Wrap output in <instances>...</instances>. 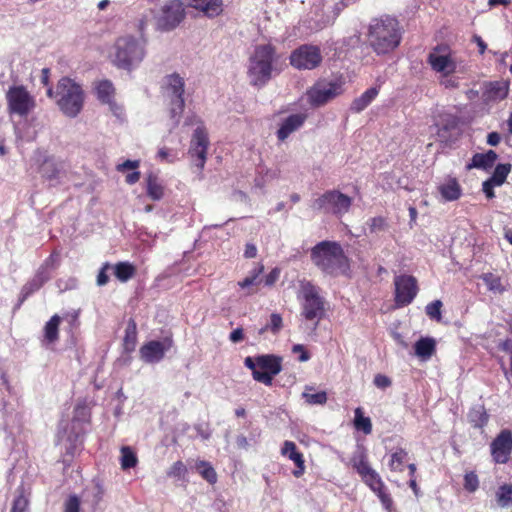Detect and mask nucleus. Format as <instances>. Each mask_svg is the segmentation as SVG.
I'll return each instance as SVG.
<instances>
[{"label":"nucleus","instance_id":"f257e3e1","mask_svg":"<svg viewBox=\"0 0 512 512\" xmlns=\"http://www.w3.org/2000/svg\"><path fill=\"white\" fill-rule=\"evenodd\" d=\"M312 263L325 275L337 277L350 269V260L337 241L324 240L310 250Z\"/></svg>","mask_w":512,"mask_h":512},{"label":"nucleus","instance_id":"f03ea898","mask_svg":"<svg viewBox=\"0 0 512 512\" xmlns=\"http://www.w3.org/2000/svg\"><path fill=\"white\" fill-rule=\"evenodd\" d=\"M402 32L397 19L382 17L374 19L368 31V41L378 55L388 54L394 51L401 43Z\"/></svg>","mask_w":512,"mask_h":512},{"label":"nucleus","instance_id":"7ed1b4c3","mask_svg":"<svg viewBox=\"0 0 512 512\" xmlns=\"http://www.w3.org/2000/svg\"><path fill=\"white\" fill-rule=\"evenodd\" d=\"M277 60L276 47L270 43L257 45L249 58L247 75L254 87H264L272 78L273 64Z\"/></svg>","mask_w":512,"mask_h":512},{"label":"nucleus","instance_id":"20e7f679","mask_svg":"<svg viewBox=\"0 0 512 512\" xmlns=\"http://www.w3.org/2000/svg\"><path fill=\"white\" fill-rule=\"evenodd\" d=\"M59 109L68 117H76L84 105L82 87L69 77H62L56 87Z\"/></svg>","mask_w":512,"mask_h":512},{"label":"nucleus","instance_id":"39448f33","mask_svg":"<svg viewBox=\"0 0 512 512\" xmlns=\"http://www.w3.org/2000/svg\"><path fill=\"white\" fill-rule=\"evenodd\" d=\"M321 289L310 281H301L298 299L301 301V315L307 321L317 325L324 318L326 301L320 294Z\"/></svg>","mask_w":512,"mask_h":512},{"label":"nucleus","instance_id":"423d86ee","mask_svg":"<svg viewBox=\"0 0 512 512\" xmlns=\"http://www.w3.org/2000/svg\"><path fill=\"white\" fill-rule=\"evenodd\" d=\"M114 48L113 63L120 69L132 70L145 57L144 43L132 36L118 38Z\"/></svg>","mask_w":512,"mask_h":512},{"label":"nucleus","instance_id":"0eeeda50","mask_svg":"<svg viewBox=\"0 0 512 512\" xmlns=\"http://www.w3.org/2000/svg\"><path fill=\"white\" fill-rule=\"evenodd\" d=\"M282 357L275 354H263L244 359V365L252 371L253 379L271 386L273 378L282 371Z\"/></svg>","mask_w":512,"mask_h":512},{"label":"nucleus","instance_id":"6e6552de","mask_svg":"<svg viewBox=\"0 0 512 512\" xmlns=\"http://www.w3.org/2000/svg\"><path fill=\"white\" fill-rule=\"evenodd\" d=\"M353 203V199L340 192L339 190H327L315 198L311 203V208L319 213L332 214L340 218L348 213Z\"/></svg>","mask_w":512,"mask_h":512},{"label":"nucleus","instance_id":"1a4fd4ad","mask_svg":"<svg viewBox=\"0 0 512 512\" xmlns=\"http://www.w3.org/2000/svg\"><path fill=\"white\" fill-rule=\"evenodd\" d=\"M322 61L320 47L313 44H302L289 56L290 65L297 70H314L321 65Z\"/></svg>","mask_w":512,"mask_h":512},{"label":"nucleus","instance_id":"9d476101","mask_svg":"<svg viewBox=\"0 0 512 512\" xmlns=\"http://www.w3.org/2000/svg\"><path fill=\"white\" fill-rule=\"evenodd\" d=\"M185 3L182 0H166L157 16V26L161 31H171L186 17Z\"/></svg>","mask_w":512,"mask_h":512},{"label":"nucleus","instance_id":"9b49d317","mask_svg":"<svg viewBox=\"0 0 512 512\" xmlns=\"http://www.w3.org/2000/svg\"><path fill=\"white\" fill-rule=\"evenodd\" d=\"M342 93V85L337 81H317L307 90V99L311 106L320 107Z\"/></svg>","mask_w":512,"mask_h":512},{"label":"nucleus","instance_id":"f8f14e48","mask_svg":"<svg viewBox=\"0 0 512 512\" xmlns=\"http://www.w3.org/2000/svg\"><path fill=\"white\" fill-rule=\"evenodd\" d=\"M10 114L27 116L35 107V100L24 86H12L6 94Z\"/></svg>","mask_w":512,"mask_h":512},{"label":"nucleus","instance_id":"ddd939ff","mask_svg":"<svg viewBox=\"0 0 512 512\" xmlns=\"http://www.w3.org/2000/svg\"><path fill=\"white\" fill-rule=\"evenodd\" d=\"M394 301L398 308L408 306L418 294L417 279L412 275H398L394 278Z\"/></svg>","mask_w":512,"mask_h":512},{"label":"nucleus","instance_id":"4468645a","mask_svg":"<svg viewBox=\"0 0 512 512\" xmlns=\"http://www.w3.org/2000/svg\"><path fill=\"white\" fill-rule=\"evenodd\" d=\"M427 63L431 69L442 76H448L455 72L456 63L450 55V49L446 45H437L427 57Z\"/></svg>","mask_w":512,"mask_h":512},{"label":"nucleus","instance_id":"2eb2a0df","mask_svg":"<svg viewBox=\"0 0 512 512\" xmlns=\"http://www.w3.org/2000/svg\"><path fill=\"white\" fill-rule=\"evenodd\" d=\"M208 132L205 127L198 126L192 135L190 147L188 150L192 159L196 160V166L203 169L207 160V151L209 147Z\"/></svg>","mask_w":512,"mask_h":512},{"label":"nucleus","instance_id":"dca6fc26","mask_svg":"<svg viewBox=\"0 0 512 512\" xmlns=\"http://www.w3.org/2000/svg\"><path fill=\"white\" fill-rule=\"evenodd\" d=\"M184 79L178 74H171L166 77V88L174 96L171 101V118H179L184 111Z\"/></svg>","mask_w":512,"mask_h":512},{"label":"nucleus","instance_id":"f3484780","mask_svg":"<svg viewBox=\"0 0 512 512\" xmlns=\"http://www.w3.org/2000/svg\"><path fill=\"white\" fill-rule=\"evenodd\" d=\"M173 340L170 337L163 341L152 340L140 348L141 359L147 363H156L162 360L165 352L171 348Z\"/></svg>","mask_w":512,"mask_h":512},{"label":"nucleus","instance_id":"a211bd4d","mask_svg":"<svg viewBox=\"0 0 512 512\" xmlns=\"http://www.w3.org/2000/svg\"><path fill=\"white\" fill-rule=\"evenodd\" d=\"M512 450V431L505 429L491 443V455L496 463H506Z\"/></svg>","mask_w":512,"mask_h":512},{"label":"nucleus","instance_id":"6ab92c4d","mask_svg":"<svg viewBox=\"0 0 512 512\" xmlns=\"http://www.w3.org/2000/svg\"><path fill=\"white\" fill-rule=\"evenodd\" d=\"M508 93V81L485 82L482 86L481 99L485 104H489L491 102H497L504 99L507 97Z\"/></svg>","mask_w":512,"mask_h":512},{"label":"nucleus","instance_id":"aec40b11","mask_svg":"<svg viewBox=\"0 0 512 512\" xmlns=\"http://www.w3.org/2000/svg\"><path fill=\"white\" fill-rule=\"evenodd\" d=\"M307 119V115L304 113H297L289 115L280 124L279 129L276 132L279 141H285L290 134L300 129Z\"/></svg>","mask_w":512,"mask_h":512},{"label":"nucleus","instance_id":"412c9836","mask_svg":"<svg viewBox=\"0 0 512 512\" xmlns=\"http://www.w3.org/2000/svg\"><path fill=\"white\" fill-rule=\"evenodd\" d=\"M191 7L208 18H215L223 12V0H187Z\"/></svg>","mask_w":512,"mask_h":512},{"label":"nucleus","instance_id":"4be33fe9","mask_svg":"<svg viewBox=\"0 0 512 512\" xmlns=\"http://www.w3.org/2000/svg\"><path fill=\"white\" fill-rule=\"evenodd\" d=\"M264 271L263 264H258L247 277L238 281V287L244 291V296H252L258 292V286L261 283V274Z\"/></svg>","mask_w":512,"mask_h":512},{"label":"nucleus","instance_id":"5701e85b","mask_svg":"<svg viewBox=\"0 0 512 512\" xmlns=\"http://www.w3.org/2000/svg\"><path fill=\"white\" fill-rule=\"evenodd\" d=\"M282 455L288 457L296 465V470L293 471L295 477H300L305 471V461L303 454L297 450V446L292 441H285L281 449Z\"/></svg>","mask_w":512,"mask_h":512},{"label":"nucleus","instance_id":"b1692460","mask_svg":"<svg viewBox=\"0 0 512 512\" xmlns=\"http://www.w3.org/2000/svg\"><path fill=\"white\" fill-rule=\"evenodd\" d=\"M497 159L498 155L493 150H488L485 153H476L472 156L471 162L466 166V168L467 170L476 168L488 171L493 168Z\"/></svg>","mask_w":512,"mask_h":512},{"label":"nucleus","instance_id":"393cba45","mask_svg":"<svg viewBox=\"0 0 512 512\" xmlns=\"http://www.w3.org/2000/svg\"><path fill=\"white\" fill-rule=\"evenodd\" d=\"M438 191L444 201H456L462 195V188L456 178H449L438 186Z\"/></svg>","mask_w":512,"mask_h":512},{"label":"nucleus","instance_id":"a878e982","mask_svg":"<svg viewBox=\"0 0 512 512\" xmlns=\"http://www.w3.org/2000/svg\"><path fill=\"white\" fill-rule=\"evenodd\" d=\"M414 350L419 358L428 360L436 352V341L431 337H421L415 342Z\"/></svg>","mask_w":512,"mask_h":512},{"label":"nucleus","instance_id":"bb28decb","mask_svg":"<svg viewBox=\"0 0 512 512\" xmlns=\"http://www.w3.org/2000/svg\"><path fill=\"white\" fill-rule=\"evenodd\" d=\"M165 188L161 184L158 176L149 173L146 177V193L153 201H159L164 197Z\"/></svg>","mask_w":512,"mask_h":512},{"label":"nucleus","instance_id":"cd10ccee","mask_svg":"<svg viewBox=\"0 0 512 512\" xmlns=\"http://www.w3.org/2000/svg\"><path fill=\"white\" fill-rule=\"evenodd\" d=\"M378 93L379 90L376 87L367 89L364 93L352 101L350 109L355 113L363 111L376 98Z\"/></svg>","mask_w":512,"mask_h":512},{"label":"nucleus","instance_id":"c85d7f7f","mask_svg":"<svg viewBox=\"0 0 512 512\" xmlns=\"http://www.w3.org/2000/svg\"><path fill=\"white\" fill-rule=\"evenodd\" d=\"M489 420V415L483 405L472 407L468 413V421L474 427L483 429Z\"/></svg>","mask_w":512,"mask_h":512},{"label":"nucleus","instance_id":"c756f323","mask_svg":"<svg viewBox=\"0 0 512 512\" xmlns=\"http://www.w3.org/2000/svg\"><path fill=\"white\" fill-rule=\"evenodd\" d=\"M386 512H396L394 500L384 481L372 489Z\"/></svg>","mask_w":512,"mask_h":512},{"label":"nucleus","instance_id":"7c9ffc66","mask_svg":"<svg viewBox=\"0 0 512 512\" xmlns=\"http://www.w3.org/2000/svg\"><path fill=\"white\" fill-rule=\"evenodd\" d=\"M61 317L58 314L53 315L44 326V341L49 344L55 343L59 339V326Z\"/></svg>","mask_w":512,"mask_h":512},{"label":"nucleus","instance_id":"2f4dec72","mask_svg":"<svg viewBox=\"0 0 512 512\" xmlns=\"http://www.w3.org/2000/svg\"><path fill=\"white\" fill-rule=\"evenodd\" d=\"M114 275L120 282H127L136 274V267L128 261H121L113 266Z\"/></svg>","mask_w":512,"mask_h":512},{"label":"nucleus","instance_id":"473e14b6","mask_svg":"<svg viewBox=\"0 0 512 512\" xmlns=\"http://www.w3.org/2000/svg\"><path fill=\"white\" fill-rule=\"evenodd\" d=\"M195 469L199 475L206 480L209 484L213 485L217 482L218 476L214 467L205 460H198L195 463Z\"/></svg>","mask_w":512,"mask_h":512},{"label":"nucleus","instance_id":"72a5a7b5","mask_svg":"<svg viewBox=\"0 0 512 512\" xmlns=\"http://www.w3.org/2000/svg\"><path fill=\"white\" fill-rule=\"evenodd\" d=\"M115 93L114 86L111 81H100L96 86V94L98 100L103 104H110Z\"/></svg>","mask_w":512,"mask_h":512},{"label":"nucleus","instance_id":"f704fd0d","mask_svg":"<svg viewBox=\"0 0 512 512\" xmlns=\"http://www.w3.org/2000/svg\"><path fill=\"white\" fill-rule=\"evenodd\" d=\"M16 492L17 496L13 501L11 512H28L29 493L26 492V489L23 484L18 486Z\"/></svg>","mask_w":512,"mask_h":512},{"label":"nucleus","instance_id":"c9c22d12","mask_svg":"<svg viewBox=\"0 0 512 512\" xmlns=\"http://www.w3.org/2000/svg\"><path fill=\"white\" fill-rule=\"evenodd\" d=\"M351 465L361 478L363 475H367L370 471L373 470V468L370 466L367 455L364 452L353 455L351 458Z\"/></svg>","mask_w":512,"mask_h":512},{"label":"nucleus","instance_id":"e433bc0d","mask_svg":"<svg viewBox=\"0 0 512 512\" xmlns=\"http://www.w3.org/2000/svg\"><path fill=\"white\" fill-rule=\"evenodd\" d=\"M354 414V427L356 428V430L362 431L366 435L370 434L372 432L371 419L369 417L364 416L361 407L356 408Z\"/></svg>","mask_w":512,"mask_h":512},{"label":"nucleus","instance_id":"4c0bfd02","mask_svg":"<svg viewBox=\"0 0 512 512\" xmlns=\"http://www.w3.org/2000/svg\"><path fill=\"white\" fill-rule=\"evenodd\" d=\"M495 502L497 507H508L512 502V485H501L495 493Z\"/></svg>","mask_w":512,"mask_h":512},{"label":"nucleus","instance_id":"58836bf2","mask_svg":"<svg viewBox=\"0 0 512 512\" xmlns=\"http://www.w3.org/2000/svg\"><path fill=\"white\" fill-rule=\"evenodd\" d=\"M408 453L403 448H398L395 452L390 455L388 463L389 469L392 472H402L404 470V462Z\"/></svg>","mask_w":512,"mask_h":512},{"label":"nucleus","instance_id":"ea45409f","mask_svg":"<svg viewBox=\"0 0 512 512\" xmlns=\"http://www.w3.org/2000/svg\"><path fill=\"white\" fill-rule=\"evenodd\" d=\"M137 343V324L134 319H130L128 321L127 327L125 329L124 336V346L128 351H132L135 349Z\"/></svg>","mask_w":512,"mask_h":512},{"label":"nucleus","instance_id":"a19ab883","mask_svg":"<svg viewBox=\"0 0 512 512\" xmlns=\"http://www.w3.org/2000/svg\"><path fill=\"white\" fill-rule=\"evenodd\" d=\"M120 465L123 470L134 468L138 463L136 453L129 446H123L120 450Z\"/></svg>","mask_w":512,"mask_h":512},{"label":"nucleus","instance_id":"79ce46f5","mask_svg":"<svg viewBox=\"0 0 512 512\" xmlns=\"http://www.w3.org/2000/svg\"><path fill=\"white\" fill-rule=\"evenodd\" d=\"M511 169L510 164H498L495 167V170L490 178H488L492 183L496 184L497 186L502 185Z\"/></svg>","mask_w":512,"mask_h":512},{"label":"nucleus","instance_id":"37998d69","mask_svg":"<svg viewBox=\"0 0 512 512\" xmlns=\"http://www.w3.org/2000/svg\"><path fill=\"white\" fill-rule=\"evenodd\" d=\"M43 280L35 278L27 282L21 289L20 303H23L30 295L38 291L43 285Z\"/></svg>","mask_w":512,"mask_h":512},{"label":"nucleus","instance_id":"c03bdc74","mask_svg":"<svg viewBox=\"0 0 512 512\" xmlns=\"http://www.w3.org/2000/svg\"><path fill=\"white\" fill-rule=\"evenodd\" d=\"M458 124H459L458 118L456 116L449 115L446 118L445 123L438 129V131H437L438 137L447 141L446 133L451 130L456 129L458 127Z\"/></svg>","mask_w":512,"mask_h":512},{"label":"nucleus","instance_id":"a18cd8bd","mask_svg":"<svg viewBox=\"0 0 512 512\" xmlns=\"http://www.w3.org/2000/svg\"><path fill=\"white\" fill-rule=\"evenodd\" d=\"M481 279L484 281V283L486 284V286L488 287V289L490 291H493V292H502L503 291L500 277H498L497 275H494L492 273H486L481 276Z\"/></svg>","mask_w":512,"mask_h":512},{"label":"nucleus","instance_id":"49530a36","mask_svg":"<svg viewBox=\"0 0 512 512\" xmlns=\"http://www.w3.org/2000/svg\"><path fill=\"white\" fill-rule=\"evenodd\" d=\"M369 232L371 234L385 231L388 227L386 218L382 216L372 217L367 221Z\"/></svg>","mask_w":512,"mask_h":512},{"label":"nucleus","instance_id":"de8ad7c7","mask_svg":"<svg viewBox=\"0 0 512 512\" xmlns=\"http://www.w3.org/2000/svg\"><path fill=\"white\" fill-rule=\"evenodd\" d=\"M187 467L182 461L174 462L167 471V476L170 478L182 479L187 474Z\"/></svg>","mask_w":512,"mask_h":512},{"label":"nucleus","instance_id":"09e8293b","mask_svg":"<svg viewBox=\"0 0 512 512\" xmlns=\"http://www.w3.org/2000/svg\"><path fill=\"white\" fill-rule=\"evenodd\" d=\"M303 398L310 405H323L327 402V394L325 391H320L317 393H303Z\"/></svg>","mask_w":512,"mask_h":512},{"label":"nucleus","instance_id":"8fccbe9b","mask_svg":"<svg viewBox=\"0 0 512 512\" xmlns=\"http://www.w3.org/2000/svg\"><path fill=\"white\" fill-rule=\"evenodd\" d=\"M441 308H442V302L440 300H435L426 306V308H425L426 314L431 319L440 321L441 320Z\"/></svg>","mask_w":512,"mask_h":512},{"label":"nucleus","instance_id":"3c124183","mask_svg":"<svg viewBox=\"0 0 512 512\" xmlns=\"http://www.w3.org/2000/svg\"><path fill=\"white\" fill-rule=\"evenodd\" d=\"M479 487L478 476L475 472L466 473L464 476V488L468 492H475Z\"/></svg>","mask_w":512,"mask_h":512},{"label":"nucleus","instance_id":"603ef678","mask_svg":"<svg viewBox=\"0 0 512 512\" xmlns=\"http://www.w3.org/2000/svg\"><path fill=\"white\" fill-rule=\"evenodd\" d=\"M361 480L370 490L374 489L377 485L383 482L381 476L373 469L367 475H363Z\"/></svg>","mask_w":512,"mask_h":512},{"label":"nucleus","instance_id":"864d4df0","mask_svg":"<svg viewBox=\"0 0 512 512\" xmlns=\"http://www.w3.org/2000/svg\"><path fill=\"white\" fill-rule=\"evenodd\" d=\"M80 498L73 494L70 495L64 502L63 512H80Z\"/></svg>","mask_w":512,"mask_h":512},{"label":"nucleus","instance_id":"5fc2aeb1","mask_svg":"<svg viewBox=\"0 0 512 512\" xmlns=\"http://www.w3.org/2000/svg\"><path fill=\"white\" fill-rule=\"evenodd\" d=\"M93 488H94V494H93V503L94 505H98L104 498L105 495V488L100 480L94 479L93 480Z\"/></svg>","mask_w":512,"mask_h":512},{"label":"nucleus","instance_id":"6e6d98bb","mask_svg":"<svg viewBox=\"0 0 512 512\" xmlns=\"http://www.w3.org/2000/svg\"><path fill=\"white\" fill-rule=\"evenodd\" d=\"M374 385L379 389H386L392 385V380L384 374H376L373 379Z\"/></svg>","mask_w":512,"mask_h":512},{"label":"nucleus","instance_id":"4d7b16f0","mask_svg":"<svg viewBox=\"0 0 512 512\" xmlns=\"http://www.w3.org/2000/svg\"><path fill=\"white\" fill-rule=\"evenodd\" d=\"M74 413V420L88 421L90 418V412L85 404H77Z\"/></svg>","mask_w":512,"mask_h":512},{"label":"nucleus","instance_id":"13d9d810","mask_svg":"<svg viewBox=\"0 0 512 512\" xmlns=\"http://www.w3.org/2000/svg\"><path fill=\"white\" fill-rule=\"evenodd\" d=\"M112 266L110 265V263L106 262L102 265L98 275H97V284L99 286H104L106 285L108 282H109V276L107 274V271L111 268Z\"/></svg>","mask_w":512,"mask_h":512},{"label":"nucleus","instance_id":"bf43d9fd","mask_svg":"<svg viewBox=\"0 0 512 512\" xmlns=\"http://www.w3.org/2000/svg\"><path fill=\"white\" fill-rule=\"evenodd\" d=\"M268 328L273 333H277L282 328V317L277 313L271 314L270 324H269Z\"/></svg>","mask_w":512,"mask_h":512},{"label":"nucleus","instance_id":"052dcab7","mask_svg":"<svg viewBox=\"0 0 512 512\" xmlns=\"http://www.w3.org/2000/svg\"><path fill=\"white\" fill-rule=\"evenodd\" d=\"M292 352L294 354H299L298 359H299L300 362L308 361L309 358H310V354L305 349V347L303 345H301V344L294 345L293 348H292Z\"/></svg>","mask_w":512,"mask_h":512},{"label":"nucleus","instance_id":"680f3d73","mask_svg":"<svg viewBox=\"0 0 512 512\" xmlns=\"http://www.w3.org/2000/svg\"><path fill=\"white\" fill-rule=\"evenodd\" d=\"M442 76L441 85L445 88L454 89L459 87V79L457 77Z\"/></svg>","mask_w":512,"mask_h":512},{"label":"nucleus","instance_id":"e2e57ef3","mask_svg":"<svg viewBox=\"0 0 512 512\" xmlns=\"http://www.w3.org/2000/svg\"><path fill=\"white\" fill-rule=\"evenodd\" d=\"M280 276V270L278 268H273L264 279L266 286H273Z\"/></svg>","mask_w":512,"mask_h":512},{"label":"nucleus","instance_id":"0e129e2a","mask_svg":"<svg viewBox=\"0 0 512 512\" xmlns=\"http://www.w3.org/2000/svg\"><path fill=\"white\" fill-rule=\"evenodd\" d=\"M139 160H126L123 163L117 166V170L120 172H124L125 170H135L139 167Z\"/></svg>","mask_w":512,"mask_h":512},{"label":"nucleus","instance_id":"69168bd1","mask_svg":"<svg viewBox=\"0 0 512 512\" xmlns=\"http://www.w3.org/2000/svg\"><path fill=\"white\" fill-rule=\"evenodd\" d=\"M496 186L497 185L492 183L489 179L483 182L482 190L488 199H492L493 197H495L494 187Z\"/></svg>","mask_w":512,"mask_h":512},{"label":"nucleus","instance_id":"338daca9","mask_svg":"<svg viewBox=\"0 0 512 512\" xmlns=\"http://www.w3.org/2000/svg\"><path fill=\"white\" fill-rule=\"evenodd\" d=\"M230 341L233 343H239L244 340V332L242 328H236L230 333Z\"/></svg>","mask_w":512,"mask_h":512},{"label":"nucleus","instance_id":"774afa93","mask_svg":"<svg viewBox=\"0 0 512 512\" xmlns=\"http://www.w3.org/2000/svg\"><path fill=\"white\" fill-rule=\"evenodd\" d=\"M256 255H257L256 246L252 243H247L245 245L244 257L250 259V258H255Z\"/></svg>","mask_w":512,"mask_h":512}]
</instances>
